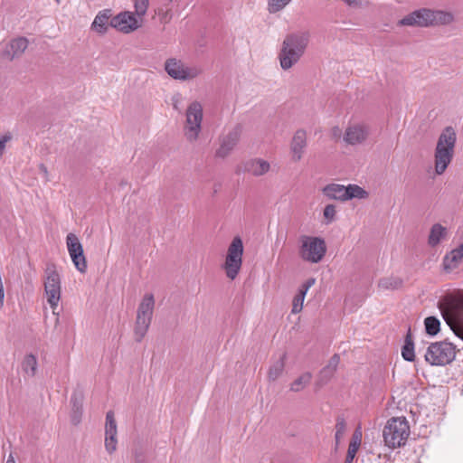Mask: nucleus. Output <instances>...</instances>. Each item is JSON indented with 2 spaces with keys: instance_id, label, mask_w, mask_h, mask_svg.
<instances>
[{
  "instance_id": "32",
  "label": "nucleus",
  "mask_w": 463,
  "mask_h": 463,
  "mask_svg": "<svg viewBox=\"0 0 463 463\" xmlns=\"http://www.w3.org/2000/svg\"><path fill=\"white\" fill-rule=\"evenodd\" d=\"M292 0H268V11L276 14L282 11Z\"/></svg>"
},
{
  "instance_id": "51",
  "label": "nucleus",
  "mask_w": 463,
  "mask_h": 463,
  "mask_svg": "<svg viewBox=\"0 0 463 463\" xmlns=\"http://www.w3.org/2000/svg\"><path fill=\"white\" fill-rule=\"evenodd\" d=\"M57 4H60L61 3V0H55Z\"/></svg>"
},
{
  "instance_id": "5",
  "label": "nucleus",
  "mask_w": 463,
  "mask_h": 463,
  "mask_svg": "<svg viewBox=\"0 0 463 463\" xmlns=\"http://www.w3.org/2000/svg\"><path fill=\"white\" fill-rule=\"evenodd\" d=\"M322 194L329 200L346 202L352 199H366L369 196L367 191L358 184H328L322 188Z\"/></svg>"
},
{
  "instance_id": "14",
  "label": "nucleus",
  "mask_w": 463,
  "mask_h": 463,
  "mask_svg": "<svg viewBox=\"0 0 463 463\" xmlns=\"http://www.w3.org/2000/svg\"><path fill=\"white\" fill-rule=\"evenodd\" d=\"M66 245L77 270L80 273H85L87 270V260L79 238L74 233H69L66 237Z\"/></svg>"
},
{
  "instance_id": "46",
  "label": "nucleus",
  "mask_w": 463,
  "mask_h": 463,
  "mask_svg": "<svg viewBox=\"0 0 463 463\" xmlns=\"http://www.w3.org/2000/svg\"><path fill=\"white\" fill-rule=\"evenodd\" d=\"M40 169H41V171L43 173V175H44L45 176H47V175H48L47 167H46L44 165H40Z\"/></svg>"
},
{
  "instance_id": "40",
  "label": "nucleus",
  "mask_w": 463,
  "mask_h": 463,
  "mask_svg": "<svg viewBox=\"0 0 463 463\" xmlns=\"http://www.w3.org/2000/svg\"><path fill=\"white\" fill-rule=\"evenodd\" d=\"M361 442H362V431H361L360 428H358L353 433L349 446L355 447V448L359 449Z\"/></svg>"
},
{
  "instance_id": "25",
  "label": "nucleus",
  "mask_w": 463,
  "mask_h": 463,
  "mask_svg": "<svg viewBox=\"0 0 463 463\" xmlns=\"http://www.w3.org/2000/svg\"><path fill=\"white\" fill-rule=\"evenodd\" d=\"M339 362L340 357L337 354H334L329 359L328 364L319 373V382L321 384L326 383L332 378L336 371Z\"/></svg>"
},
{
  "instance_id": "48",
  "label": "nucleus",
  "mask_w": 463,
  "mask_h": 463,
  "mask_svg": "<svg viewBox=\"0 0 463 463\" xmlns=\"http://www.w3.org/2000/svg\"><path fill=\"white\" fill-rule=\"evenodd\" d=\"M166 3L159 6L156 10H162V12L165 11Z\"/></svg>"
},
{
  "instance_id": "39",
  "label": "nucleus",
  "mask_w": 463,
  "mask_h": 463,
  "mask_svg": "<svg viewBox=\"0 0 463 463\" xmlns=\"http://www.w3.org/2000/svg\"><path fill=\"white\" fill-rule=\"evenodd\" d=\"M83 408H71V420L72 424L78 425L82 417Z\"/></svg>"
},
{
  "instance_id": "26",
  "label": "nucleus",
  "mask_w": 463,
  "mask_h": 463,
  "mask_svg": "<svg viewBox=\"0 0 463 463\" xmlns=\"http://www.w3.org/2000/svg\"><path fill=\"white\" fill-rule=\"evenodd\" d=\"M402 355L403 359L408 362H412L415 359L414 344L410 330L405 336L404 345L402 348Z\"/></svg>"
},
{
  "instance_id": "10",
  "label": "nucleus",
  "mask_w": 463,
  "mask_h": 463,
  "mask_svg": "<svg viewBox=\"0 0 463 463\" xmlns=\"http://www.w3.org/2000/svg\"><path fill=\"white\" fill-rule=\"evenodd\" d=\"M184 136L189 142L196 141L202 130L203 106L198 101H193L185 112Z\"/></svg>"
},
{
  "instance_id": "44",
  "label": "nucleus",
  "mask_w": 463,
  "mask_h": 463,
  "mask_svg": "<svg viewBox=\"0 0 463 463\" xmlns=\"http://www.w3.org/2000/svg\"><path fill=\"white\" fill-rule=\"evenodd\" d=\"M315 279H308L304 284L301 285L299 290L304 291L305 294H307V290L315 284Z\"/></svg>"
},
{
  "instance_id": "18",
  "label": "nucleus",
  "mask_w": 463,
  "mask_h": 463,
  "mask_svg": "<svg viewBox=\"0 0 463 463\" xmlns=\"http://www.w3.org/2000/svg\"><path fill=\"white\" fill-rule=\"evenodd\" d=\"M270 170V164L265 159L255 157L248 159L243 163V171L254 177H260Z\"/></svg>"
},
{
  "instance_id": "19",
  "label": "nucleus",
  "mask_w": 463,
  "mask_h": 463,
  "mask_svg": "<svg viewBox=\"0 0 463 463\" xmlns=\"http://www.w3.org/2000/svg\"><path fill=\"white\" fill-rule=\"evenodd\" d=\"M307 145V132L304 129H298L292 137L290 144V151L294 162L301 160L305 148Z\"/></svg>"
},
{
  "instance_id": "33",
  "label": "nucleus",
  "mask_w": 463,
  "mask_h": 463,
  "mask_svg": "<svg viewBox=\"0 0 463 463\" xmlns=\"http://www.w3.org/2000/svg\"><path fill=\"white\" fill-rule=\"evenodd\" d=\"M346 431V422L343 417H337L335 423V446L337 447L340 443L341 439L344 437Z\"/></svg>"
},
{
  "instance_id": "8",
  "label": "nucleus",
  "mask_w": 463,
  "mask_h": 463,
  "mask_svg": "<svg viewBox=\"0 0 463 463\" xmlns=\"http://www.w3.org/2000/svg\"><path fill=\"white\" fill-rule=\"evenodd\" d=\"M455 356V345L447 341H439L428 346L425 361L432 366H444L450 364Z\"/></svg>"
},
{
  "instance_id": "20",
  "label": "nucleus",
  "mask_w": 463,
  "mask_h": 463,
  "mask_svg": "<svg viewBox=\"0 0 463 463\" xmlns=\"http://www.w3.org/2000/svg\"><path fill=\"white\" fill-rule=\"evenodd\" d=\"M113 15L111 9L107 8L99 11L96 14L90 25V29L99 34H105L110 26L109 23Z\"/></svg>"
},
{
  "instance_id": "13",
  "label": "nucleus",
  "mask_w": 463,
  "mask_h": 463,
  "mask_svg": "<svg viewBox=\"0 0 463 463\" xmlns=\"http://www.w3.org/2000/svg\"><path fill=\"white\" fill-rule=\"evenodd\" d=\"M143 21L130 11H122L110 20V27L117 31L128 34L131 33L142 26Z\"/></svg>"
},
{
  "instance_id": "11",
  "label": "nucleus",
  "mask_w": 463,
  "mask_h": 463,
  "mask_svg": "<svg viewBox=\"0 0 463 463\" xmlns=\"http://www.w3.org/2000/svg\"><path fill=\"white\" fill-rule=\"evenodd\" d=\"M43 284L47 301L50 304L52 312L55 313V309L57 308L61 299V277L57 271L55 264L51 263L47 265Z\"/></svg>"
},
{
  "instance_id": "24",
  "label": "nucleus",
  "mask_w": 463,
  "mask_h": 463,
  "mask_svg": "<svg viewBox=\"0 0 463 463\" xmlns=\"http://www.w3.org/2000/svg\"><path fill=\"white\" fill-rule=\"evenodd\" d=\"M448 235L447 228L439 223L432 225L428 237V244L430 247H436L439 245Z\"/></svg>"
},
{
  "instance_id": "27",
  "label": "nucleus",
  "mask_w": 463,
  "mask_h": 463,
  "mask_svg": "<svg viewBox=\"0 0 463 463\" xmlns=\"http://www.w3.org/2000/svg\"><path fill=\"white\" fill-rule=\"evenodd\" d=\"M312 380V373L309 372H306L299 375L296 380L292 382L290 384V391L294 392H299L304 390Z\"/></svg>"
},
{
  "instance_id": "16",
  "label": "nucleus",
  "mask_w": 463,
  "mask_h": 463,
  "mask_svg": "<svg viewBox=\"0 0 463 463\" xmlns=\"http://www.w3.org/2000/svg\"><path fill=\"white\" fill-rule=\"evenodd\" d=\"M241 137V128L235 127L222 137L220 146L215 151V156L219 158L227 157L237 146Z\"/></svg>"
},
{
  "instance_id": "1",
  "label": "nucleus",
  "mask_w": 463,
  "mask_h": 463,
  "mask_svg": "<svg viewBox=\"0 0 463 463\" xmlns=\"http://www.w3.org/2000/svg\"><path fill=\"white\" fill-rule=\"evenodd\" d=\"M309 38L307 32H294L285 36L278 56L282 70L288 71L300 61L308 46Z\"/></svg>"
},
{
  "instance_id": "3",
  "label": "nucleus",
  "mask_w": 463,
  "mask_h": 463,
  "mask_svg": "<svg viewBox=\"0 0 463 463\" xmlns=\"http://www.w3.org/2000/svg\"><path fill=\"white\" fill-rule=\"evenodd\" d=\"M457 142V134L452 127H446L440 133L434 151V170L443 175L452 162Z\"/></svg>"
},
{
  "instance_id": "42",
  "label": "nucleus",
  "mask_w": 463,
  "mask_h": 463,
  "mask_svg": "<svg viewBox=\"0 0 463 463\" xmlns=\"http://www.w3.org/2000/svg\"><path fill=\"white\" fill-rule=\"evenodd\" d=\"M358 449V448L348 446L345 463H353V460L355 458Z\"/></svg>"
},
{
  "instance_id": "6",
  "label": "nucleus",
  "mask_w": 463,
  "mask_h": 463,
  "mask_svg": "<svg viewBox=\"0 0 463 463\" xmlns=\"http://www.w3.org/2000/svg\"><path fill=\"white\" fill-rule=\"evenodd\" d=\"M299 243L298 255L307 262L318 263L326 253V244L321 237L302 235Z\"/></svg>"
},
{
  "instance_id": "45",
  "label": "nucleus",
  "mask_w": 463,
  "mask_h": 463,
  "mask_svg": "<svg viewBox=\"0 0 463 463\" xmlns=\"http://www.w3.org/2000/svg\"><path fill=\"white\" fill-rule=\"evenodd\" d=\"M332 135L335 138H339L341 137V130L339 128H334L332 129Z\"/></svg>"
},
{
  "instance_id": "34",
  "label": "nucleus",
  "mask_w": 463,
  "mask_h": 463,
  "mask_svg": "<svg viewBox=\"0 0 463 463\" xmlns=\"http://www.w3.org/2000/svg\"><path fill=\"white\" fill-rule=\"evenodd\" d=\"M135 12L134 14L140 19L146 14L149 0H133Z\"/></svg>"
},
{
  "instance_id": "31",
  "label": "nucleus",
  "mask_w": 463,
  "mask_h": 463,
  "mask_svg": "<svg viewBox=\"0 0 463 463\" xmlns=\"http://www.w3.org/2000/svg\"><path fill=\"white\" fill-rule=\"evenodd\" d=\"M426 333L430 335H436L440 329V322L435 317H428L424 320Z\"/></svg>"
},
{
  "instance_id": "9",
  "label": "nucleus",
  "mask_w": 463,
  "mask_h": 463,
  "mask_svg": "<svg viewBox=\"0 0 463 463\" xmlns=\"http://www.w3.org/2000/svg\"><path fill=\"white\" fill-rule=\"evenodd\" d=\"M243 243L241 237L236 236L230 243L223 269L226 276L233 280L239 274L242 265Z\"/></svg>"
},
{
  "instance_id": "23",
  "label": "nucleus",
  "mask_w": 463,
  "mask_h": 463,
  "mask_svg": "<svg viewBox=\"0 0 463 463\" xmlns=\"http://www.w3.org/2000/svg\"><path fill=\"white\" fill-rule=\"evenodd\" d=\"M463 259V244L447 253L443 259V266L446 270L456 269Z\"/></svg>"
},
{
  "instance_id": "17",
  "label": "nucleus",
  "mask_w": 463,
  "mask_h": 463,
  "mask_svg": "<svg viewBox=\"0 0 463 463\" xmlns=\"http://www.w3.org/2000/svg\"><path fill=\"white\" fill-rule=\"evenodd\" d=\"M449 312V316L447 313H443L444 319L449 324H450V319H453L458 324H461L451 326V328L456 335L463 340V298L451 303Z\"/></svg>"
},
{
  "instance_id": "41",
  "label": "nucleus",
  "mask_w": 463,
  "mask_h": 463,
  "mask_svg": "<svg viewBox=\"0 0 463 463\" xmlns=\"http://www.w3.org/2000/svg\"><path fill=\"white\" fill-rule=\"evenodd\" d=\"M12 137H13L11 133L0 135V158L5 153L6 143L9 142L12 139Z\"/></svg>"
},
{
  "instance_id": "36",
  "label": "nucleus",
  "mask_w": 463,
  "mask_h": 463,
  "mask_svg": "<svg viewBox=\"0 0 463 463\" xmlns=\"http://www.w3.org/2000/svg\"><path fill=\"white\" fill-rule=\"evenodd\" d=\"M323 216L326 220V223H332L335 220L336 209L334 204H327L324 208Z\"/></svg>"
},
{
  "instance_id": "29",
  "label": "nucleus",
  "mask_w": 463,
  "mask_h": 463,
  "mask_svg": "<svg viewBox=\"0 0 463 463\" xmlns=\"http://www.w3.org/2000/svg\"><path fill=\"white\" fill-rule=\"evenodd\" d=\"M378 286L383 289H398L402 286V279L398 277L383 278L379 280Z\"/></svg>"
},
{
  "instance_id": "4",
  "label": "nucleus",
  "mask_w": 463,
  "mask_h": 463,
  "mask_svg": "<svg viewBox=\"0 0 463 463\" xmlns=\"http://www.w3.org/2000/svg\"><path fill=\"white\" fill-rule=\"evenodd\" d=\"M155 308L153 294H146L138 305L135 322L134 335L137 342H141L152 322Z\"/></svg>"
},
{
  "instance_id": "12",
  "label": "nucleus",
  "mask_w": 463,
  "mask_h": 463,
  "mask_svg": "<svg viewBox=\"0 0 463 463\" xmlns=\"http://www.w3.org/2000/svg\"><path fill=\"white\" fill-rule=\"evenodd\" d=\"M165 70L171 78L179 80H190L202 73V70L199 67L186 66L182 61L175 58H170L165 61Z\"/></svg>"
},
{
  "instance_id": "21",
  "label": "nucleus",
  "mask_w": 463,
  "mask_h": 463,
  "mask_svg": "<svg viewBox=\"0 0 463 463\" xmlns=\"http://www.w3.org/2000/svg\"><path fill=\"white\" fill-rule=\"evenodd\" d=\"M28 47V41L24 37H19L12 40L5 45L4 57L12 61L21 56Z\"/></svg>"
},
{
  "instance_id": "15",
  "label": "nucleus",
  "mask_w": 463,
  "mask_h": 463,
  "mask_svg": "<svg viewBox=\"0 0 463 463\" xmlns=\"http://www.w3.org/2000/svg\"><path fill=\"white\" fill-rule=\"evenodd\" d=\"M370 136L369 126L364 123L350 124L345 130L343 140L350 146L364 144Z\"/></svg>"
},
{
  "instance_id": "2",
  "label": "nucleus",
  "mask_w": 463,
  "mask_h": 463,
  "mask_svg": "<svg viewBox=\"0 0 463 463\" xmlns=\"http://www.w3.org/2000/svg\"><path fill=\"white\" fill-rule=\"evenodd\" d=\"M454 20L455 17L451 12L424 7L408 14L398 21L397 25L411 27H433L449 25L452 24Z\"/></svg>"
},
{
  "instance_id": "28",
  "label": "nucleus",
  "mask_w": 463,
  "mask_h": 463,
  "mask_svg": "<svg viewBox=\"0 0 463 463\" xmlns=\"http://www.w3.org/2000/svg\"><path fill=\"white\" fill-rule=\"evenodd\" d=\"M37 364V358L30 354L24 356L22 362V369L28 376L33 377L36 374Z\"/></svg>"
},
{
  "instance_id": "35",
  "label": "nucleus",
  "mask_w": 463,
  "mask_h": 463,
  "mask_svg": "<svg viewBox=\"0 0 463 463\" xmlns=\"http://www.w3.org/2000/svg\"><path fill=\"white\" fill-rule=\"evenodd\" d=\"M305 297V292L300 290H298V293L294 297L291 310L293 314H298L302 310Z\"/></svg>"
},
{
  "instance_id": "50",
  "label": "nucleus",
  "mask_w": 463,
  "mask_h": 463,
  "mask_svg": "<svg viewBox=\"0 0 463 463\" xmlns=\"http://www.w3.org/2000/svg\"><path fill=\"white\" fill-rule=\"evenodd\" d=\"M177 107H178V104H175V105H174V108H175V109H177Z\"/></svg>"
},
{
  "instance_id": "43",
  "label": "nucleus",
  "mask_w": 463,
  "mask_h": 463,
  "mask_svg": "<svg viewBox=\"0 0 463 463\" xmlns=\"http://www.w3.org/2000/svg\"><path fill=\"white\" fill-rule=\"evenodd\" d=\"M71 406L72 408H83L82 407V397L80 395L73 394L71 396Z\"/></svg>"
},
{
  "instance_id": "22",
  "label": "nucleus",
  "mask_w": 463,
  "mask_h": 463,
  "mask_svg": "<svg viewBox=\"0 0 463 463\" xmlns=\"http://www.w3.org/2000/svg\"><path fill=\"white\" fill-rule=\"evenodd\" d=\"M286 360L287 353L284 352L271 362L268 371V380L269 382L277 381L283 374Z\"/></svg>"
},
{
  "instance_id": "30",
  "label": "nucleus",
  "mask_w": 463,
  "mask_h": 463,
  "mask_svg": "<svg viewBox=\"0 0 463 463\" xmlns=\"http://www.w3.org/2000/svg\"><path fill=\"white\" fill-rule=\"evenodd\" d=\"M117 423L112 411H108L106 415L105 437H117Z\"/></svg>"
},
{
  "instance_id": "49",
  "label": "nucleus",
  "mask_w": 463,
  "mask_h": 463,
  "mask_svg": "<svg viewBox=\"0 0 463 463\" xmlns=\"http://www.w3.org/2000/svg\"><path fill=\"white\" fill-rule=\"evenodd\" d=\"M168 2H175V3H178V0H168Z\"/></svg>"
},
{
  "instance_id": "47",
  "label": "nucleus",
  "mask_w": 463,
  "mask_h": 463,
  "mask_svg": "<svg viewBox=\"0 0 463 463\" xmlns=\"http://www.w3.org/2000/svg\"><path fill=\"white\" fill-rule=\"evenodd\" d=\"M6 463H16L14 457L10 455L6 460Z\"/></svg>"
},
{
  "instance_id": "37",
  "label": "nucleus",
  "mask_w": 463,
  "mask_h": 463,
  "mask_svg": "<svg viewBox=\"0 0 463 463\" xmlns=\"http://www.w3.org/2000/svg\"><path fill=\"white\" fill-rule=\"evenodd\" d=\"M171 3L172 2L167 1L166 6H165V11H164V12H162V10L156 11L157 15L160 17L161 22L164 24H168L173 17L172 7L170 6Z\"/></svg>"
},
{
  "instance_id": "7",
  "label": "nucleus",
  "mask_w": 463,
  "mask_h": 463,
  "mask_svg": "<svg viewBox=\"0 0 463 463\" xmlns=\"http://www.w3.org/2000/svg\"><path fill=\"white\" fill-rule=\"evenodd\" d=\"M410 429L404 418L390 419L383 431L385 444L390 448H398L405 444Z\"/></svg>"
},
{
  "instance_id": "38",
  "label": "nucleus",
  "mask_w": 463,
  "mask_h": 463,
  "mask_svg": "<svg viewBox=\"0 0 463 463\" xmlns=\"http://www.w3.org/2000/svg\"><path fill=\"white\" fill-rule=\"evenodd\" d=\"M117 437H105V448L108 453L112 454L117 449Z\"/></svg>"
}]
</instances>
